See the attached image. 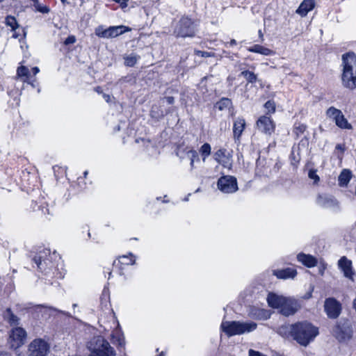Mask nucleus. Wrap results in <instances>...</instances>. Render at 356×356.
Segmentation results:
<instances>
[{
	"mask_svg": "<svg viewBox=\"0 0 356 356\" xmlns=\"http://www.w3.org/2000/svg\"><path fill=\"white\" fill-rule=\"evenodd\" d=\"M196 29L194 22L187 17H183L178 22L175 29V34L177 37H194Z\"/></svg>",
	"mask_w": 356,
	"mask_h": 356,
	"instance_id": "nucleus-5",
	"label": "nucleus"
},
{
	"mask_svg": "<svg viewBox=\"0 0 356 356\" xmlns=\"http://www.w3.org/2000/svg\"><path fill=\"white\" fill-rule=\"evenodd\" d=\"M26 339V332L21 327H16L11 330L10 334V343L12 348H17L22 346Z\"/></svg>",
	"mask_w": 356,
	"mask_h": 356,
	"instance_id": "nucleus-12",
	"label": "nucleus"
},
{
	"mask_svg": "<svg viewBox=\"0 0 356 356\" xmlns=\"http://www.w3.org/2000/svg\"><path fill=\"white\" fill-rule=\"evenodd\" d=\"M225 151L226 150L224 149H218L214 154V159L218 163L222 164L224 167L229 168L231 163L228 161H223V159L225 158Z\"/></svg>",
	"mask_w": 356,
	"mask_h": 356,
	"instance_id": "nucleus-26",
	"label": "nucleus"
},
{
	"mask_svg": "<svg viewBox=\"0 0 356 356\" xmlns=\"http://www.w3.org/2000/svg\"><path fill=\"white\" fill-rule=\"evenodd\" d=\"M61 2L63 3V4H66V3H68L67 1V0H60Z\"/></svg>",
	"mask_w": 356,
	"mask_h": 356,
	"instance_id": "nucleus-51",
	"label": "nucleus"
},
{
	"mask_svg": "<svg viewBox=\"0 0 356 356\" xmlns=\"http://www.w3.org/2000/svg\"><path fill=\"white\" fill-rule=\"evenodd\" d=\"M17 74L19 77H25L24 82H27L28 83L31 84L33 87H34V85L33 83H30L29 81V69L25 66H20L17 70Z\"/></svg>",
	"mask_w": 356,
	"mask_h": 356,
	"instance_id": "nucleus-29",
	"label": "nucleus"
},
{
	"mask_svg": "<svg viewBox=\"0 0 356 356\" xmlns=\"http://www.w3.org/2000/svg\"><path fill=\"white\" fill-rule=\"evenodd\" d=\"M298 261L308 268L314 267L317 264L316 259L310 255L304 253H300L297 255Z\"/></svg>",
	"mask_w": 356,
	"mask_h": 356,
	"instance_id": "nucleus-21",
	"label": "nucleus"
},
{
	"mask_svg": "<svg viewBox=\"0 0 356 356\" xmlns=\"http://www.w3.org/2000/svg\"><path fill=\"white\" fill-rule=\"evenodd\" d=\"M289 330L293 339L304 346H307L318 334V328L307 321L291 325Z\"/></svg>",
	"mask_w": 356,
	"mask_h": 356,
	"instance_id": "nucleus-1",
	"label": "nucleus"
},
{
	"mask_svg": "<svg viewBox=\"0 0 356 356\" xmlns=\"http://www.w3.org/2000/svg\"><path fill=\"white\" fill-rule=\"evenodd\" d=\"M0 356H7V355L3 354V355H1Z\"/></svg>",
	"mask_w": 356,
	"mask_h": 356,
	"instance_id": "nucleus-58",
	"label": "nucleus"
},
{
	"mask_svg": "<svg viewBox=\"0 0 356 356\" xmlns=\"http://www.w3.org/2000/svg\"><path fill=\"white\" fill-rule=\"evenodd\" d=\"M88 348L95 354L94 356H115L109 343L101 336L94 337L89 342Z\"/></svg>",
	"mask_w": 356,
	"mask_h": 356,
	"instance_id": "nucleus-4",
	"label": "nucleus"
},
{
	"mask_svg": "<svg viewBox=\"0 0 356 356\" xmlns=\"http://www.w3.org/2000/svg\"><path fill=\"white\" fill-rule=\"evenodd\" d=\"M195 53L197 56H199L201 57H210V56H213V54H211V52L203 51H200V50H195Z\"/></svg>",
	"mask_w": 356,
	"mask_h": 356,
	"instance_id": "nucleus-39",
	"label": "nucleus"
},
{
	"mask_svg": "<svg viewBox=\"0 0 356 356\" xmlns=\"http://www.w3.org/2000/svg\"><path fill=\"white\" fill-rule=\"evenodd\" d=\"M258 129L262 133L270 136L275 131V124L270 117L261 116L256 122Z\"/></svg>",
	"mask_w": 356,
	"mask_h": 356,
	"instance_id": "nucleus-13",
	"label": "nucleus"
},
{
	"mask_svg": "<svg viewBox=\"0 0 356 356\" xmlns=\"http://www.w3.org/2000/svg\"><path fill=\"white\" fill-rule=\"evenodd\" d=\"M218 188L225 193H234L238 190L236 179L232 176L222 177L218 181Z\"/></svg>",
	"mask_w": 356,
	"mask_h": 356,
	"instance_id": "nucleus-10",
	"label": "nucleus"
},
{
	"mask_svg": "<svg viewBox=\"0 0 356 356\" xmlns=\"http://www.w3.org/2000/svg\"><path fill=\"white\" fill-rule=\"evenodd\" d=\"M95 91L97 92L98 93H101L102 92L101 88L100 87L95 88Z\"/></svg>",
	"mask_w": 356,
	"mask_h": 356,
	"instance_id": "nucleus-48",
	"label": "nucleus"
},
{
	"mask_svg": "<svg viewBox=\"0 0 356 356\" xmlns=\"http://www.w3.org/2000/svg\"><path fill=\"white\" fill-rule=\"evenodd\" d=\"M82 1H83L84 0H81Z\"/></svg>",
	"mask_w": 356,
	"mask_h": 356,
	"instance_id": "nucleus-59",
	"label": "nucleus"
},
{
	"mask_svg": "<svg viewBox=\"0 0 356 356\" xmlns=\"http://www.w3.org/2000/svg\"><path fill=\"white\" fill-rule=\"evenodd\" d=\"M264 107L268 110V113H273L275 112V104L272 100L267 101L264 104Z\"/></svg>",
	"mask_w": 356,
	"mask_h": 356,
	"instance_id": "nucleus-36",
	"label": "nucleus"
},
{
	"mask_svg": "<svg viewBox=\"0 0 356 356\" xmlns=\"http://www.w3.org/2000/svg\"><path fill=\"white\" fill-rule=\"evenodd\" d=\"M259 312L263 313L265 314V318H268V316L267 315L266 312H264L263 310L259 311Z\"/></svg>",
	"mask_w": 356,
	"mask_h": 356,
	"instance_id": "nucleus-50",
	"label": "nucleus"
},
{
	"mask_svg": "<svg viewBox=\"0 0 356 356\" xmlns=\"http://www.w3.org/2000/svg\"><path fill=\"white\" fill-rule=\"evenodd\" d=\"M60 313L62 314H64L65 315H67V316H70L67 313H65L64 312H62V311H59Z\"/></svg>",
	"mask_w": 356,
	"mask_h": 356,
	"instance_id": "nucleus-53",
	"label": "nucleus"
},
{
	"mask_svg": "<svg viewBox=\"0 0 356 356\" xmlns=\"http://www.w3.org/2000/svg\"><path fill=\"white\" fill-rule=\"evenodd\" d=\"M300 308V305L298 300L293 298L287 297L279 312L282 315L289 316L293 315Z\"/></svg>",
	"mask_w": 356,
	"mask_h": 356,
	"instance_id": "nucleus-14",
	"label": "nucleus"
},
{
	"mask_svg": "<svg viewBox=\"0 0 356 356\" xmlns=\"http://www.w3.org/2000/svg\"><path fill=\"white\" fill-rule=\"evenodd\" d=\"M77 306L76 304H73V307H76Z\"/></svg>",
	"mask_w": 356,
	"mask_h": 356,
	"instance_id": "nucleus-57",
	"label": "nucleus"
},
{
	"mask_svg": "<svg viewBox=\"0 0 356 356\" xmlns=\"http://www.w3.org/2000/svg\"><path fill=\"white\" fill-rule=\"evenodd\" d=\"M324 308L326 314L330 318L335 319L338 318L341 312V305L334 298L325 299Z\"/></svg>",
	"mask_w": 356,
	"mask_h": 356,
	"instance_id": "nucleus-11",
	"label": "nucleus"
},
{
	"mask_svg": "<svg viewBox=\"0 0 356 356\" xmlns=\"http://www.w3.org/2000/svg\"><path fill=\"white\" fill-rule=\"evenodd\" d=\"M308 176L311 179L314 181L315 184L318 183L320 179L318 175L316 174V171L314 170H310Z\"/></svg>",
	"mask_w": 356,
	"mask_h": 356,
	"instance_id": "nucleus-38",
	"label": "nucleus"
},
{
	"mask_svg": "<svg viewBox=\"0 0 356 356\" xmlns=\"http://www.w3.org/2000/svg\"><path fill=\"white\" fill-rule=\"evenodd\" d=\"M33 260L36 264L38 268L42 269V257L40 256H35Z\"/></svg>",
	"mask_w": 356,
	"mask_h": 356,
	"instance_id": "nucleus-40",
	"label": "nucleus"
},
{
	"mask_svg": "<svg viewBox=\"0 0 356 356\" xmlns=\"http://www.w3.org/2000/svg\"><path fill=\"white\" fill-rule=\"evenodd\" d=\"M34 6L38 12L42 13H48L50 11L47 6L40 5L38 1L34 3Z\"/></svg>",
	"mask_w": 356,
	"mask_h": 356,
	"instance_id": "nucleus-37",
	"label": "nucleus"
},
{
	"mask_svg": "<svg viewBox=\"0 0 356 356\" xmlns=\"http://www.w3.org/2000/svg\"><path fill=\"white\" fill-rule=\"evenodd\" d=\"M104 97L106 98V101H108L109 96L108 95H104Z\"/></svg>",
	"mask_w": 356,
	"mask_h": 356,
	"instance_id": "nucleus-52",
	"label": "nucleus"
},
{
	"mask_svg": "<svg viewBox=\"0 0 356 356\" xmlns=\"http://www.w3.org/2000/svg\"><path fill=\"white\" fill-rule=\"evenodd\" d=\"M339 268L343 271V275L346 277L353 280L354 275L352 268V262L348 259L346 257H342L338 262Z\"/></svg>",
	"mask_w": 356,
	"mask_h": 356,
	"instance_id": "nucleus-17",
	"label": "nucleus"
},
{
	"mask_svg": "<svg viewBox=\"0 0 356 356\" xmlns=\"http://www.w3.org/2000/svg\"><path fill=\"white\" fill-rule=\"evenodd\" d=\"M177 155L178 156H179L180 158H181L182 156H181V149L180 148L178 149L177 152Z\"/></svg>",
	"mask_w": 356,
	"mask_h": 356,
	"instance_id": "nucleus-49",
	"label": "nucleus"
},
{
	"mask_svg": "<svg viewBox=\"0 0 356 356\" xmlns=\"http://www.w3.org/2000/svg\"><path fill=\"white\" fill-rule=\"evenodd\" d=\"M222 330L228 336L241 335L250 332L257 328L254 322L222 321L220 326Z\"/></svg>",
	"mask_w": 356,
	"mask_h": 356,
	"instance_id": "nucleus-3",
	"label": "nucleus"
},
{
	"mask_svg": "<svg viewBox=\"0 0 356 356\" xmlns=\"http://www.w3.org/2000/svg\"><path fill=\"white\" fill-rule=\"evenodd\" d=\"M245 127V120L243 118H237L233 125V134L234 139L238 140Z\"/></svg>",
	"mask_w": 356,
	"mask_h": 356,
	"instance_id": "nucleus-20",
	"label": "nucleus"
},
{
	"mask_svg": "<svg viewBox=\"0 0 356 356\" xmlns=\"http://www.w3.org/2000/svg\"><path fill=\"white\" fill-rule=\"evenodd\" d=\"M75 41H76L75 37L73 36V35H71V36L67 37L65 39L64 43H65V44L67 45V44H70L74 43Z\"/></svg>",
	"mask_w": 356,
	"mask_h": 356,
	"instance_id": "nucleus-41",
	"label": "nucleus"
},
{
	"mask_svg": "<svg viewBox=\"0 0 356 356\" xmlns=\"http://www.w3.org/2000/svg\"><path fill=\"white\" fill-rule=\"evenodd\" d=\"M336 149H339V150L341 151L342 152H343L345 150V147L343 145L338 144L336 146Z\"/></svg>",
	"mask_w": 356,
	"mask_h": 356,
	"instance_id": "nucleus-44",
	"label": "nucleus"
},
{
	"mask_svg": "<svg viewBox=\"0 0 356 356\" xmlns=\"http://www.w3.org/2000/svg\"><path fill=\"white\" fill-rule=\"evenodd\" d=\"M229 44L231 46L236 44V41L234 39L230 40Z\"/></svg>",
	"mask_w": 356,
	"mask_h": 356,
	"instance_id": "nucleus-47",
	"label": "nucleus"
},
{
	"mask_svg": "<svg viewBox=\"0 0 356 356\" xmlns=\"http://www.w3.org/2000/svg\"><path fill=\"white\" fill-rule=\"evenodd\" d=\"M49 345L42 339H34L29 346V356H47Z\"/></svg>",
	"mask_w": 356,
	"mask_h": 356,
	"instance_id": "nucleus-6",
	"label": "nucleus"
},
{
	"mask_svg": "<svg viewBox=\"0 0 356 356\" xmlns=\"http://www.w3.org/2000/svg\"><path fill=\"white\" fill-rule=\"evenodd\" d=\"M5 23L6 26H10L11 28L12 31H15L19 26L15 17L10 15L6 17Z\"/></svg>",
	"mask_w": 356,
	"mask_h": 356,
	"instance_id": "nucleus-33",
	"label": "nucleus"
},
{
	"mask_svg": "<svg viewBox=\"0 0 356 356\" xmlns=\"http://www.w3.org/2000/svg\"><path fill=\"white\" fill-rule=\"evenodd\" d=\"M286 298L287 297L283 296L270 293L267 297V302L270 307L280 309L284 301H286Z\"/></svg>",
	"mask_w": 356,
	"mask_h": 356,
	"instance_id": "nucleus-18",
	"label": "nucleus"
},
{
	"mask_svg": "<svg viewBox=\"0 0 356 356\" xmlns=\"http://www.w3.org/2000/svg\"><path fill=\"white\" fill-rule=\"evenodd\" d=\"M186 153L188 158L190 159V165H191V170H192L194 168V163L195 161H199L200 159L198 156L197 152L194 149H186Z\"/></svg>",
	"mask_w": 356,
	"mask_h": 356,
	"instance_id": "nucleus-28",
	"label": "nucleus"
},
{
	"mask_svg": "<svg viewBox=\"0 0 356 356\" xmlns=\"http://www.w3.org/2000/svg\"><path fill=\"white\" fill-rule=\"evenodd\" d=\"M119 262L122 265H133L135 264L134 256L130 253L129 255H123L119 257Z\"/></svg>",
	"mask_w": 356,
	"mask_h": 356,
	"instance_id": "nucleus-30",
	"label": "nucleus"
},
{
	"mask_svg": "<svg viewBox=\"0 0 356 356\" xmlns=\"http://www.w3.org/2000/svg\"><path fill=\"white\" fill-rule=\"evenodd\" d=\"M116 334H118L117 337L113 334L112 335V342L117 343L119 346H124L125 343L124 338L120 334H118V332H116Z\"/></svg>",
	"mask_w": 356,
	"mask_h": 356,
	"instance_id": "nucleus-35",
	"label": "nucleus"
},
{
	"mask_svg": "<svg viewBox=\"0 0 356 356\" xmlns=\"http://www.w3.org/2000/svg\"><path fill=\"white\" fill-rule=\"evenodd\" d=\"M31 70L34 75H36L40 72V70L38 67H33Z\"/></svg>",
	"mask_w": 356,
	"mask_h": 356,
	"instance_id": "nucleus-45",
	"label": "nucleus"
},
{
	"mask_svg": "<svg viewBox=\"0 0 356 356\" xmlns=\"http://www.w3.org/2000/svg\"><path fill=\"white\" fill-rule=\"evenodd\" d=\"M140 58V56L134 53H131L129 55H126L124 57V64L128 67H133Z\"/></svg>",
	"mask_w": 356,
	"mask_h": 356,
	"instance_id": "nucleus-27",
	"label": "nucleus"
},
{
	"mask_svg": "<svg viewBox=\"0 0 356 356\" xmlns=\"http://www.w3.org/2000/svg\"><path fill=\"white\" fill-rule=\"evenodd\" d=\"M158 356H164L163 352H161V353L160 355H159Z\"/></svg>",
	"mask_w": 356,
	"mask_h": 356,
	"instance_id": "nucleus-56",
	"label": "nucleus"
},
{
	"mask_svg": "<svg viewBox=\"0 0 356 356\" xmlns=\"http://www.w3.org/2000/svg\"><path fill=\"white\" fill-rule=\"evenodd\" d=\"M351 177H352L351 171L348 169H343L341 172V173L338 177L339 185L342 187L346 186L348 185V184L349 183Z\"/></svg>",
	"mask_w": 356,
	"mask_h": 356,
	"instance_id": "nucleus-25",
	"label": "nucleus"
},
{
	"mask_svg": "<svg viewBox=\"0 0 356 356\" xmlns=\"http://www.w3.org/2000/svg\"><path fill=\"white\" fill-rule=\"evenodd\" d=\"M113 1L116 2V3H120V0H113Z\"/></svg>",
	"mask_w": 356,
	"mask_h": 356,
	"instance_id": "nucleus-54",
	"label": "nucleus"
},
{
	"mask_svg": "<svg viewBox=\"0 0 356 356\" xmlns=\"http://www.w3.org/2000/svg\"><path fill=\"white\" fill-rule=\"evenodd\" d=\"M3 316L4 320H6L10 326H17L19 324V318L13 314L10 308L6 309L3 314Z\"/></svg>",
	"mask_w": 356,
	"mask_h": 356,
	"instance_id": "nucleus-23",
	"label": "nucleus"
},
{
	"mask_svg": "<svg viewBox=\"0 0 356 356\" xmlns=\"http://www.w3.org/2000/svg\"><path fill=\"white\" fill-rule=\"evenodd\" d=\"M129 30L127 27L122 25L110 26L106 29H104L102 26H98L95 29V34L99 38H113L122 35Z\"/></svg>",
	"mask_w": 356,
	"mask_h": 356,
	"instance_id": "nucleus-9",
	"label": "nucleus"
},
{
	"mask_svg": "<svg viewBox=\"0 0 356 356\" xmlns=\"http://www.w3.org/2000/svg\"><path fill=\"white\" fill-rule=\"evenodd\" d=\"M342 60V84L345 88L353 90L356 88V56L353 53H347L343 55Z\"/></svg>",
	"mask_w": 356,
	"mask_h": 356,
	"instance_id": "nucleus-2",
	"label": "nucleus"
},
{
	"mask_svg": "<svg viewBox=\"0 0 356 356\" xmlns=\"http://www.w3.org/2000/svg\"><path fill=\"white\" fill-rule=\"evenodd\" d=\"M165 100L168 104H172L175 102L173 97H165Z\"/></svg>",
	"mask_w": 356,
	"mask_h": 356,
	"instance_id": "nucleus-43",
	"label": "nucleus"
},
{
	"mask_svg": "<svg viewBox=\"0 0 356 356\" xmlns=\"http://www.w3.org/2000/svg\"><path fill=\"white\" fill-rule=\"evenodd\" d=\"M129 0H120V7L122 9H124L127 7V3Z\"/></svg>",
	"mask_w": 356,
	"mask_h": 356,
	"instance_id": "nucleus-42",
	"label": "nucleus"
},
{
	"mask_svg": "<svg viewBox=\"0 0 356 356\" xmlns=\"http://www.w3.org/2000/svg\"><path fill=\"white\" fill-rule=\"evenodd\" d=\"M315 6L314 0H304L298 7L296 13L301 16H306L307 14L312 10Z\"/></svg>",
	"mask_w": 356,
	"mask_h": 356,
	"instance_id": "nucleus-22",
	"label": "nucleus"
},
{
	"mask_svg": "<svg viewBox=\"0 0 356 356\" xmlns=\"http://www.w3.org/2000/svg\"><path fill=\"white\" fill-rule=\"evenodd\" d=\"M211 147L209 143H206L201 146L200 153L201 154L204 161L211 154Z\"/></svg>",
	"mask_w": 356,
	"mask_h": 356,
	"instance_id": "nucleus-31",
	"label": "nucleus"
},
{
	"mask_svg": "<svg viewBox=\"0 0 356 356\" xmlns=\"http://www.w3.org/2000/svg\"><path fill=\"white\" fill-rule=\"evenodd\" d=\"M87 175H88V171L84 172V177H86Z\"/></svg>",
	"mask_w": 356,
	"mask_h": 356,
	"instance_id": "nucleus-55",
	"label": "nucleus"
},
{
	"mask_svg": "<svg viewBox=\"0 0 356 356\" xmlns=\"http://www.w3.org/2000/svg\"><path fill=\"white\" fill-rule=\"evenodd\" d=\"M248 51L250 52L259 54L264 56H270L274 54L273 50L259 44H254L252 47H248Z\"/></svg>",
	"mask_w": 356,
	"mask_h": 356,
	"instance_id": "nucleus-24",
	"label": "nucleus"
},
{
	"mask_svg": "<svg viewBox=\"0 0 356 356\" xmlns=\"http://www.w3.org/2000/svg\"><path fill=\"white\" fill-rule=\"evenodd\" d=\"M316 203L323 208H336L339 206L337 200L334 197L326 194L318 195Z\"/></svg>",
	"mask_w": 356,
	"mask_h": 356,
	"instance_id": "nucleus-15",
	"label": "nucleus"
},
{
	"mask_svg": "<svg viewBox=\"0 0 356 356\" xmlns=\"http://www.w3.org/2000/svg\"><path fill=\"white\" fill-rule=\"evenodd\" d=\"M215 107L221 111H227L229 115L232 117L234 115V108L232 100L229 98L222 97L216 102Z\"/></svg>",
	"mask_w": 356,
	"mask_h": 356,
	"instance_id": "nucleus-16",
	"label": "nucleus"
},
{
	"mask_svg": "<svg viewBox=\"0 0 356 356\" xmlns=\"http://www.w3.org/2000/svg\"><path fill=\"white\" fill-rule=\"evenodd\" d=\"M326 115L328 118L332 119L335 122L336 125L339 128L343 129H353L352 125L348 122L339 109L331 106L327 110Z\"/></svg>",
	"mask_w": 356,
	"mask_h": 356,
	"instance_id": "nucleus-7",
	"label": "nucleus"
},
{
	"mask_svg": "<svg viewBox=\"0 0 356 356\" xmlns=\"http://www.w3.org/2000/svg\"><path fill=\"white\" fill-rule=\"evenodd\" d=\"M273 275L279 279L294 278L297 275L296 269L292 268H286L284 269H277L273 270Z\"/></svg>",
	"mask_w": 356,
	"mask_h": 356,
	"instance_id": "nucleus-19",
	"label": "nucleus"
},
{
	"mask_svg": "<svg viewBox=\"0 0 356 356\" xmlns=\"http://www.w3.org/2000/svg\"><path fill=\"white\" fill-rule=\"evenodd\" d=\"M307 129V126L300 122H296L293 127V132L296 134L297 137H299L302 135Z\"/></svg>",
	"mask_w": 356,
	"mask_h": 356,
	"instance_id": "nucleus-32",
	"label": "nucleus"
},
{
	"mask_svg": "<svg viewBox=\"0 0 356 356\" xmlns=\"http://www.w3.org/2000/svg\"><path fill=\"white\" fill-rule=\"evenodd\" d=\"M258 34H259L260 41L263 42L264 39V34H263L261 30H259Z\"/></svg>",
	"mask_w": 356,
	"mask_h": 356,
	"instance_id": "nucleus-46",
	"label": "nucleus"
},
{
	"mask_svg": "<svg viewBox=\"0 0 356 356\" xmlns=\"http://www.w3.org/2000/svg\"><path fill=\"white\" fill-rule=\"evenodd\" d=\"M352 328L348 322L339 321L332 329V334L339 341H344L351 338Z\"/></svg>",
	"mask_w": 356,
	"mask_h": 356,
	"instance_id": "nucleus-8",
	"label": "nucleus"
},
{
	"mask_svg": "<svg viewBox=\"0 0 356 356\" xmlns=\"http://www.w3.org/2000/svg\"><path fill=\"white\" fill-rule=\"evenodd\" d=\"M241 75H243L249 83H253L257 81V76L252 72L245 70L241 72Z\"/></svg>",
	"mask_w": 356,
	"mask_h": 356,
	"instance_id": "nucleus-34",
	"label": "nucleus"
}]
</instances>
